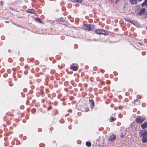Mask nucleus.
Instances as JSON below:
<instances>
[{"mask_svg": "<svg viewBox=\"0 0 147 147\" xmlns=\"http://www.w3.org/2000/svg\"><path fill=\"white\" fill-rule=\"evenodd\" d=\"M70 69L74 71H76L78 69V67L76 66H71L70 67Z\"/></svg>", "mask_w": 147, "mask_h": 147, "instance_id": "obj_12", "label": "nucleus"}, {"mask_svg": "<svg viewBox=\"0 0 147 147\" xmlns=\"http://www.w3.org/2000/svg\"><path fill=\"white\" fill-rule=\"evenodd\" d=\"M145 119L144 118L140 116H138L136 118V121L137 123H141Z\"/></svg>", "mask_w": 147, "mask_h": 147, "instance_id": "obj_2", "label": "nucleus"}, {"mask_svg": "<svg viewBox=\"0 0 147 147\" xmlns=\"http://www.w3.org/2000/svg\"><path fill=\"white\" fill-rule=\"evenodd\" d=\"M86 146L88 147H90L91 145V143L89 142H87L86 143Z\"/></svg>", "mask_w": 147, "mask_h": 147, "instance_id": "obj_16", "label": "nucleus"}, {"mask_svg": "<svg viewBox=\"0 0 147 147\" xmlns=\"http://www.w3.org/2000/svg\"><path fill=\"white\" fill-rule=\"evenodd\" d=\"M141 127L143 129H144L147 127V122L142 124L141 125Z\"/></svg>", "mask_w": 147, "mask_h": 147, "instance_id": "obj_10", "label": "nucleus"}, {"mask_svg": "<svg viewBox=\"0 0 147 147\" xmlns=\"http://www.w3.org/2000/svg\"><path fill=\"white\" fill-rule=\"evenodd\" d=\"M115 119L113 117H111L109 119V121L110 122H112L114 121Z\"/></svg>", "mask_w": 147, "mask_h": 147, "instance_id": "obj_18", "label": "nucleus"}, {"mask_svg": "<svg viewBox=\"0 0 147 147\" xmlns=\"http://www.w3.org/2000/svg\"><path fill=\"white\" fill-rule=\"evenodd\" d=\"M119 1V0H116V1H115V2L116 3H117V2Z\"/></svg>", "mask_w": 147, "mask_h": 147, "instance_id": "obj_21", "label": "nucleus"}, {"mask_svg": "<svg viewBox=\"0 0 147 147\" xmlns=\"http://www.w3.org/2000/svg\"><path fill=\"white\" fill-rule=\"evenodd\" d=\"M95 32L97 34H106V31L101 29H98L95 31Z\"/></svg>", "mask_w": 147, "mask_h": 147, "instance_id": "obj_3", "label": "nucleus"}, {"mask_svg": "<svg viewBox=\"0 0 147 147\" xmlns=\"http://www.w3.org/2000/svg\"><path fill=\"white\" fill-rule=\"evenodd\" d=\"M139 134L140 137L144 136V135H147V131L145 130L141 131L140 132Z\"/></svg>", "mask_w": 147, "mask_h": 147, "instance_id": "obj_4", "label": "nucleus"}, {"mask_svg": "<svg viewBox=\"0 0 147 147\" xmlns=\"http://www.w3.org/2000/svg\"><path fill=\"white\" fill-rule=\"evenodd\" d=\"M145 9L144 8L141 9L140 11L139 12V15H142L145 12Z\"/></svg>", "mask_w": 147, "mask_h": 147, "instance_id": "obj_9", "label": "nucleus"}, {"mask_svg": "<svg viewBox=\"0 0 147 147\" xmlns=\"http://www.w3.org/2000/svg\"><path fill=\"white\" fill-rule=\"evenodd\" d=\"M10 51H11V50H8V52H10Z\"/></svg>", "mask_w": 147, "mask_h": 147, "instance_id": "obj_22", "label": "nucleus"}, {"mask_svg": "<svg viewBox=\"0 0 147 147\" xmlns=\"http://www.w3.org/2000/svg\"><path fill=\"white\" fill-rule=\"evenodd\" d=\"M129 1L131 4H136L137 3V0H129Z\"/></svg>", "mask_w": 147, "mask_h": 147, "instance_id": "obj_11", "label": "nucleus"}, {"mask_svg": "<svg viewBox=\"0 0 147 147\" xmlns=\"http://www.w3.org/2000/svg\"><path fill=\"white\" fill-rule=\"evenodd\" d=\"M129 22L131 23L132 24H133L134 25H135L136 26L137 23L136 22L134 21H129Z\"/></svg>", "mask_w": 147, "mask_h": 147, "instance_id": "obj_15", "label": "nucleus"}, {"mask_svg": "<svg viewBox=\"0 0 147 147\" xmlns=\"http://www.w3.org/2000/svg\"><path fill=\"white\" fill-rule=\"evenodd\" d=\"M65 20L64 18H58L57 19V20L58 22H63Z\"/></svg>", "mask_w": 147, "mask_h": 147, "instance_id": "obj_13", "label": "nucleus"}, {"mask_svg": "<svg viewBox=\"0 0 147 147\" xmlns=\"http://www.w3.org/2000/svg\"><path fill=\"white\" fill-rule=\"evenodd\" d=\"M71 0L74 2H79V3H81L82 1V0Z\"/></svg>", "mask_w": 147, "mask_h": 147, "instance_id": "obj_17", "label": "nucleus"}, {"mask_svg": "<svg viewBox=\"0 0 147 147\" xmlns=\"http://www.w3.org/2000/svg\"><path fill=\"white\" fill-rule=\"evenodd\" d=\"M142 6L146 5L147 7V0H145V1L142 3Z\"/></svg>", "mask_w": 147, "mask_h": 147, "instance_id": "obj_14", "label": "nucleus"}, {"mask_svg": "<svg viewBox=\"0 0 147 147\" xmlns=\"http://www.w3.org/2000/svg\"><path fill=\"white\" fill-rule=\"evenodd\" d=\"M84 28L87 30H91L94 28V26L92 24H86L85 25Z\"/></svg>", "mask_w": 147, "mask_h": 147, "instance_id": "obj_1", "label": "nucleus"}, {"mask_svg": "<svg viewBox=\"0 0 147 147\" xmlns=\"http://www.w3.org/2000/svg\"><path fill=\"white\" fill-rule=\"evenodd\" d=\"M36 22H38L40 23L42 22V21L40 19L38 18H36Z\"/></svg>", "mask_w": 147, "mask_h": 147, "instance_id": "obj_19", "label": "nucleus"}, {"mask_svg": "<svg viewBox=\"0 0 147 147\" xmlns=\"http://www.w3.org/2000/svg\"><path fill=\"white\" fill-rule=\"evenodd\" d=\"M116 140V136L115 135L113 134L111 135L109 140L110 141H115Z\"/></svg>", "mask_w": 147, "mask_h": 147, "instance_id": "obj_5", "label": "nucleus"}, {"mask_svg": "<svg viewBox=\"0 0 147 147\" xmlns=\"http://www.w3.org/2000/svg\"><path fill=\"white\" fill-rule=\"evenodd\" d=\"M89 102L90 104V107L92 109L94 106V102L93 100H89Z\"/></svg>", "mask_w": 147, "mask_h": 147, "instance_id": "obj_6", "label": "nucleus"}, {"mask_svg": "<svg viewBox=\"0 0 147 147\" xmlns=\"http://www.w3.org/2000/svg\"><path fill=\"white\" fill-rule=\"evenodd\" d=\"M27 11L29 13H35L36 12L33 9H28L27 10Z\"/></svg>", "mask_w": 147, "mask_h": 147, "instance_id": "obj_8", "label": "nucleus"}, {"mask_svg": "<svg viewBox=\"0 0 147 147\" xmlns=\"http://www.w3.org/2000/svg\"><path fill=\"white\" fill-rule=\"evenodd\" d=\"M142 142L143 143L147 142V135H144L142 138Z\"/></svg>", "mask_w": 147, "mask_h": 147, "instance_id": "obj_7", "label": "nucleus"}, {"mask_svg": "<svg viewBox=\"0 0 147 147\" xmlns=\"http://www.w3.org/2000/svg\"><path fill=\"white\" fill-rule=\"evenodd\" d=\"M146 15H147V13L146 14Z\"/></svg>", "mask_w": 147, "mask_h": 147, "instance_id": "obj_24", "label": "nucleus"}, {"mask_svg": "<svg viewBox=\"0 0 147 147\" xmlns=\"http://www.w3.org/2000/svg\"><path fill=\"white\" fill-rule=\"evenodd\" d=\"M138 101V99H136V100H134V101L135 102H137Z\"/></svg>", "mask_w": 147, "mask_h": 147, "instance_id": "obj_20", "label": "nucleus"}, {"mask_svg": "<svg viewBox=\"0 0 147 147\" xmlns=\"http://www.w3.org/2000/svg\"><path fill=\"white\" fill-rule=\"evenodd\" d=\"M142 0H138L139 1H141Z\"/></svg>", "mask_w": 147, "mask_h": 147, "instance_id": "obj_23", "label": "nucleus"}]
</instances>
